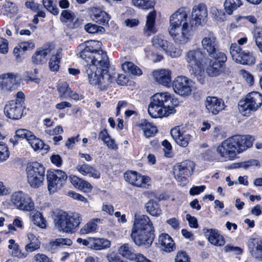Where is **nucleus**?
<instances>
[{
	"label": "nucleus",
	"mask_w": 262,
	"mask_h": 262,
	"mask_svg": "<svg viewBox=\"0 0 262 262\" xmlns=\"http://www.w3.org/2000/svg\"><path fill=\"white\" fill-rule=\"evenodd\" d=\"M130 236L137 245L147 248L153 243L155 234L154 231L150 230L132 231Z\"/></svg>",
	"instance_id": "2eb2a0df"
},
{
	"label": "nucleus",
	"mask_w": 262,
	"mask_h": 262,
	"mask_svg": "<svg viewBox=\"0 0 262 262\" xmlns=\"http://www.w3.org/2000/svg\"><path fill=\"white\" fill-rule=\"evenodd\" d=\"M152 45L156 48H160L164 51L167 50L170 43L166 40L163 39V37L161 35L155 36L152 38Z\"/></svg>",
	"instance_id": "37998d69"
},
{
	"label": "nucleus",
	"mask_w": 262,
	"mask_h": 262,
	"mask_svg": "<svg viewBox=\"0 0 262 262\" xmlns=\"http://www.w3.org/2000/svg\"><path fill=\"white\" fill-rule=\"evenodd\" d=\"M172 86L174 92L182 96H188L194 88L193 81L183 76H178L173 81Z\"/></svg>",
	"instance_id": "ddd939ff"
},
{
	"label": "nucleus",
	"mask_w": 262,
	"mask_h": 262,
	"mask_svg": "<svg viewBox=\"0 0 262 262\" xmlns=\"http://www.w3.org/2000/svg\"><path fill=\"white\" fill-rule=\"evenodd\" d=\"M85 30L89 33L94 34L99 32H103L104 31L103 27L98 26L95 24L91 23L88 24L84 26Z\"/></svg>",
	"instance_id": "603ef678"
},
{
	"label": "nucleus",
	"mask_w": 262,
	"mask_h": 262,
	"mask_svg": "<svg viewBox=\"0 0 262 262\" xmlns=\"http://www.w3.org/2000/svg\"><path fill=\"white\" fill-rule=\"evenodd\" d=\"M208 12L206 5L201 3L193 7L192 11V18L189 17V22L194 25V29L204 22L207 17Z\"/></svg>",
	"instance_id": "6ab92c4d"
},
{
	"label": "nucleus",
	"mask_w": 262,
	"mask_h": 262,
	"mask_svg": "<svg viewBox=\"0 0 262 262\" xmlns=\"http://www.w3.org/2000/svg\"><path fill=\"white\" fill-rule=\"evenodd\" d=\"M27 237L29 243L26 245L25 250L28 253L39 249L41 244L37 237L32 233H28Z\"/></svg>",
	"instance_id": "72a5a7b5"
},
{
	"label": "nucleus",
	"mask_w": 262,
	"mask_h": 262,
	"mask_svg": "<svg viewBox=\"0 0 262 262\" xmlns=\"http://www.w3.org/2000/svg\"><path fill=\"white\" fill-rule=\"evenodd\" d=\"M206 58L205 54L199 48L190 50L186 53L185 59L191 75L198 76L203 71Z\"/></svg>",
	"instance_id": "423d86ee"
},
{
	"label": "nucleus",
	"mask_w": 262,
	"mask_h": 262,
	"mask_svg": "<svg viewBox=\"0 0 262 262\" xmlns=\"http://www.w3.org/2000/svg\"><path fill=\"white\" fill-rule=\"evenodd\" d=\"M152 75L156 81L159 84L168 86L171 83V72L169 70L155 71L152 73Z\"/></svg>",
	"instance_id": "a878e982"
},
{
	"label": "nucleus",
	"mask_w": 262,
	"mask_h": 262,
	"mask_svg": "<svg viewBox=\"0 0 262 262\" xmlns=\"http://www.w3.org/2000/svg\"><path fill=\"white\" fill-rule=\"evenodd\" d=\"M102 43L97 40H89L77 48V55L84 60L86 65H95L97 68L114 71L110 67L106 53L101 49Z\"/></svg>",
	"instance_id": "f03ea898"
},
{
	"label": "nucleus",
	"mask_w": 262,
	"mask_h": 262,
	"mask_svg": "<svg viewBox=\"0 0 262 262\" xmlns=\"http://www.w3.org/2000/svg\"><path fill=\"white\" fill-rule=\"evenodd\" d=\"M91 17L94 21L102 25L107 24L110 19V16L106 12L97 7L92 9Z\"/></svg>",
	"instance_id": "c756f323"
},
{
	"label": "nucleus",
	"mask_w": 262,
	"mask_h": 262,
	"mask_svg": "<svg viewBox=\"0 0 262 262\" xmlns=\"http://www.w3.org/2000/svg\"><path fill=\"white\" fill-rule=\"evenodd\" d=\"M167 53H169L170 56L172 57H177L180 56L181 52L180 50L174 48L170 43L169 45L168 50H165Z\"/></svg>",
	"instance_id": "13d9d810"
},
{
	"label": "nucleus",
	"mask_w": 262,
	"mask_h": 262,
	"mask_svg": "<svg viewBox=\"0 0 262 262\" xmlns=\"http://www.w3.org/2000/svg\"><path fill=\"white\" fill-rule=\"evenodd\" d=\"M68 176L60 169L48 171L47 174L48 189L50 193H54L60 189L64 185Z\"/></svg>",
	"instance_id": "9b49d317"
},
{
	"label": "nucleus",
	"mask_w": 262,
	"mask_h": 262,
	"mask_svg": "<svg viewBox=\"0 0 262 262\" xmlns=\"http://www.w3.org/2000/svg\"><path fill=\"white\" fill-rule=\"evenodd\" d=\"M61 57V52L58 51L55 55H53L50 58L49 64L50 69L52 71H57L59 69L60 59Z\"/></svg>",
	"instance_id": "a18cd8bd"
},
{
	"label": "nucleus",
	"mask_w": 262,
	"mask_h": 262,
	"mask_svg": "<svg viewBox=\"0 0 262 262\" xmlns=\"http://www.w3.org/2000/svg\"><path fill=\"white\" fill-rule=\"evenodd\" d=\"M156 17V13L155 11L150 12L147 16V20L145 27V31L148 36L151 33L156 32L155 23Z\"/></svg>",
	"instance_id": "58836bf2"
},
{
	"label": "nucleus",
	"mask_w": 262,
	"mask_h": 262,
	"mask_svg": "<svg viewBox=\"0 0 262 262\" xmlns=\"http://www.w3.org/2000/svg\"><path fill=\"white\" fill-rule=\"evenodd\" d=\"M84 74L90 84L97 86L101 91L105 90L116 78L114 71L97 68L95 65H85Z\"/></svg>",
	"instance_id": "20e7f679"
},
{
	"label": "nucleus",
	"mask_w": 262,
	"mask_h": 262,
	"mask_svg": "<svg viewBox=\"0 0 262 262\" xmlns=\"http://www.w3.org/2000/svg\"><path fill=\"white\" fill-rule=\"evenodd\" d=\"M5 7L6 11L12 14L17 13L18 10L17 7L15 4L9 1L6 2Z\"/></svg>",
	"instance_id": "4d7b16f0"
},
{
	"label": "nucleus",
	"mask_w": 262,
	"mask_h": 262,
	"mask_svg": "<svg viewBox=\"0 0 262 262\" xmlns=\"http://www.w3.org/2000/svg\"><path fill=\"white\" fill-rule=\"evenodd\" d=\"M146 211L154 216H158L162 214V210L158 202L154 200H149L145 205Z\"/></svg>",
	"instance_id": "e433bc0d"
},
{
	"label": "nucleus",
	"mask_w": 262,
	"mask_h": 262,
	"mask_svg": "<svg viewBox=\"0 0 262 262\" xmlns=\"http://www.w3.org/2000/svg\"><path fill=\"white\" fill-rule=\"evenodd\" d=\"M17 74L8 73L0 75V88L4 91H12L17 88L19 83Z\"/></svg>",
	"instance_id": "aec40b11"
},
{
	"label": "nucleus",
	"mask_w": 262,
	"mask_h": 262,
	"mask_svg": "<svg viewBox=\"0 0 262 262\" xmlns=\"http://www.w3.org/2000/svg\"><path fill=\"white\" fill-rule=\"evenodd\" d=\"M51 52L49 47L41 48L37 50L32 56V62L36 65L43 64L47 61V55Z\"/></svg>",
	"instance_id": "c85d7f7f"
},
{
	"label": "nucleus",
	"mask_w": 262,
	"mask_h": 262,
	"mask_svg": "<svg viewBox=\"0 0 262 262\" xmlns=\"http://www.w3.org/2000/svg\"><path fill=\"white\" fill-rule=\"evenodd\" d=\"M230 52L232 59L237 63L238 61H239V57L243 52L242 51V49L239 45L232 43L230 46Z\"/></svg>",
	"instance_id": "49530a36"
},
{
	"label": "nucleus",
	"mask_w": 262,
	"mask_h": 262,
	"mask_svg": "<svg viewBox=\"0 0 262 262\" xmlns=\"http://www.w3.org/2000/svg\"><path fill=\"white\" fill-rule=\"evenodd\" d=\"M82 221V216L77 212L59 211L55 219V226L60 231L74 232Z\"/></svg>",
	"instance_id": "39448f33"
},
{
	"label": "nucleus",
	"mask_w": 262,
	"mask_h": 262,
	"mask_svg": "<svg viewBox=\"0 0 262 262\" xmlns=\"http://www.w3.org/2000/svg\"><path fill=\"white\" fill-rule=\"evenodd\" d=\"M24 106L19 100H12L7 102L4 107L5 115L13 120H18L23 116Z\"/></svg>",
	"instance_id": "a211bd4d"
},
{
	"label": "nucleus",
	"mask_w": 262,
	"mask_h": 262,
	"mask_svg": "<svg viewBox=\"0 0 262 262\" xmlns=\"http://www.w3.org/2000/svg\"><path fill=\"white\" fill-rule=\"evenodd\" d=\"M72 243L71 240L70 239L61 238L56 239L54 242H53V245H71Z\"/></svg>",
	"instance_id": "69168bd1"
},
{
	"label": "nucleus",
	"mask_w": 262,
	"mask_h": 262,
	"mask_svg": "<svg viewBox=\"0 0 262 262\" xmlns=\"http://www.w3.org/2000/svg\"><path fill=\"white\" fill-rule=\"evenodd\" d=\"M100 221V219L98 218L94 219L89 221L80 229V233L82 234H86L96 231L97 228V225L96 222Z\"/></svg>",
	"instance_id": "a19ab883"
},
{
	"label": "nucleus",
	"mask_w": 262,
	"mask_h": 262,
	"mask_svg": "<svg viewBox=\"0 0 262 262\" xmlns=\"http://www.w3.org/2000/svg\"><path fill=\"white\" fill-rule=\"evenodd\" d=\"M207 110L213 115H216L225 107L224 102L222 99L216 97L208 96L205 101Z\"/></svg>",
	"instance_id": "b1692460"
},
{
	"label": "nucleus",
	"mask_w": 262,
	"mask_h": 262,
	"mask_svg": "<svg viewBox=\"0 0 262 262\" xmlns=\"http://www.w3.org/2000/svg\"><path fill=\"white\" fill-rule=\"evenodd\" d=\"M58 91L60 94V97L62 98L68 97L70 94L72 93V91L69 87L68 84L65 82L59 84Z\"/></svg>",
	"instance_id": "09e8293b"
},
{
	"label": "nucleus",
	"mask_w": 262,
	"mask_h": 262,
	"mask_svg": "<svg viewBox=\"0 0 262 262\" xmlns=\"http://www.w3.org/2000/svg\"><path fill=\"white\" fill-rule=\"evenodd\" d=\"M15 138L26 139L34 150H44L47 151L50 147L45 144L40 139L36 137L32 132L26 129H19L16 130L15 136L10 141L14 143H17V141Z\"/></svg>",
	"instance_id": "9d476101"
},
{
	"label": "nucleus",
	"mask_w": 262,
	"mask_h": 262,
	"mask_svg": "<svg viewBox=\"0 0 262 262\" xmlns=\"http://www.w3.org/2000/svg\"><path fill=\"white\" fill-rule=\"evenodd\" d=\"M206 187L204 185L200 186H193L190 189L189 193L191 195H195L200 194L204 191Z\"/></svg>",
	"instance_id": "e2e57ef3"
},
{
	"label": "nucleus",
	"mask_w": 262,
	"mask_h": 262,
	"mask_svg": "<svg viewBox=\"0 0 262 262\" xmlns=\"http://www.w3.org/2000/svg\"><path fill=\"white\" fill-rule=\"evenodd\" d=\"M151 101L173 113L174 108L171 105V97L169 93H157L151 97Z\"/></svg>",
	"instance_id": "4be33fe9"
},
{
	"label": "nucleus",
	"mask_w": 262,
	"mask_h": 262,
	"mask_svg": "<svg viewBox=\"0 0 262 262\" xmlns=\"http://www.w3.org/2000/svg\"><path fill=\"white\" fill-rule=\"evenodd\" d=\"M248 246L251 256L257 261H262V245L258 239H250Z\"/></svg>",
	"instance_id": "cd10ccee"
},
{
	"label": "nucleus",
	"mask_w": 262,
	"mask_h": 262,
	"mask_svg": "<svg viewBox=\"0 0 262 262\" xmlns=\"http://www.w3.org/2000/svg\"><path fill=\"white\" fill-rule=\"evenodd\" d=\"M133 260H135L136 262H152L141 253L136 254L134 257Z\"/></svg>",
	"instance_id": "774afa93"
},
{
	"label": "nucleus",
	"mask_w": 262,
	"mask_h": 262,
	"mask_svg": "<svg viewBox=\"0 0 262 262\" xmlns=\"http://www.w3.org/2000/svg\"><path fill=\"white\" fill-rule=\"evenodd\" d=\"M118 253L123 257L133 260L136 253L133 247L129 244H124L118 248Z\"/></svg>",
	"instance_id": "4c0bfd02"
},
{
	"label": "nucleus",
	"mask_w": 262,
	"mask_h": 262,
	"mask_svg": "<svg viewBox=\"0 0 262 262\" xmlns=\"http://www.w3.org/2000/svg\"><path fill=\"white\" fill-rule=\"evenodd\" d=\"M124 177L125 181L131 185L137 187L145 189L148 188L150 178L146 176H142L135 171H127L125 172Z\"/></svg>",
	"instance_id": "dca6fc26"
},
{
	"label": "nucleus",
	"mask_w": 262,
	"mask_h": 262,
	"mask_svg": "<svg viewBox=\"0 0 262 262\" xmlns=\"http://www.w3.org/2000/svg\"><path fill=\"white\" fill-rule=\"evenodd\" d=\"M122 70L134 75L140 76L142 74L141 70L132 62H125L122 65Z\"/></svg>",
	"instance_id": "79ce46f5"
},
{
	"label": "nucleus",
	"mask_w": 262,
	"mask_h": 262,
	"mask_svg": "<svg viewBox=\"0 0 262 262\" xmlns=\"http://www.w3.org/2000/svg\"><path fill=\"white\" fill-rule=\"evenodd\" d=\"M175 262H190L188 255L185 252L178 253L174 259Z\"/></svg>",
	"instance_id": "bf43d9fd"
},
{
	"label": "nucleus",
	"mask_w": 262,
	"mask_h": 262,
	"mask_svg": "<svg viewBox=\"0 0 262 262\" xmlns=\"http://www.w3.org/2000/svg\"><path fill=\"white\" fill-rule=\"evenodd\" d=\"M34 259L36 262H53L47 255L41 253H37L34 256Z\"/></svg>",
	"instance_id": "680f3d73"
},
{
	"label": "nucleus",
	"mask_w": 262,
	"mask_h": 262,
	"mask_svg": "<svg viewBox=\"0 0 262 262\" xmlns=\"http://www.w3.org/2000/svg\"><path fill=\"white\" fill-rule=\"evenodd\" d=\"M195 164L191 161L185 160L176 165L173 168V173L176 179L182 184H186L187 178L193 172Z\"/></svg>",
	"instance_id": "f8f14e48"
},
{
	"label": "nucleus",
	"mask_w": 262,
	"mask_h": 262,
	"mask_svg": "<svg viewBox=\"0 0 262 262\" xmlns=\"http://www.w3.org/2000/svg\"><path fill=\"white\" fill-rule=\"evenodd\" d=\"M91 249L100 250L109 248L111 242L105 238L92 237Z\"/></svg>",
	"instance_id": "c9c22d12"
},
{
	"label": "nucleus",
	"mask_w": 262,
	"mask_h": 262,
	"mask_svg": "<svg viewBox=\"0 0 262 262\" xmlns=\"http://www.w3.org/2000/svg\"><path fill=\"white\" fill-rule=\"evenodd\" d=\"M148 112L151 117L155 118L168 116L172 113L168 110L165 109L164 107L152 101H150L148 105Z\"/></svg>",
	"instance_id": "bb28decb"
},
{
	"label": "nucleus",
	"mask_w": 262,
	"mask_h": 262,
	"mask_svg": "<svg viewBox=\"0 0 262 262\" xmlns=\"http://www.w3.org/2000/svg\"><path fill=\"white\" fill-rule=\"evenodd\" d=\"M28 254V253L26 251L25 252H21L17 245H14L13 249L12 251V255L13 256L23 258L26 257Z\"/></svg>",
	"instance_id": "6e6d98bb"
},
{
	"label": "nucleus",
	"mask_w": 262,
	"mask_h": 262,
	"mask_svg": "<svg viewBox=\"0 0 262 262\" xmlns=\"http://www.w3.org/2000/svg\"><path fill=\"white\" fill-rule=\"evenodd\" d=\"M262 104V95L257 92L248 94L244 100L238 102L239 112L245 116H249L252 112H255Z\"/></svg>",
	"instance_id": "6e6552de"
},
{
	"label": "nucleus",
	"mask_w": 262,
	"mask_h": 262,
	"mask_svg": "<svg viewBox=\"0 0 262 262\" xmlns=\"http://www.w3.org/2000/svg\"><path fill=\"white\" fill-rule=\"evenodd\" d=\"M158 242L162 250L166 252H170L173 250L174 243L168 234H161L159 237Z\"/></svg>",
	"instance_id": "7c9ffc66"
},
{
	"label": "nucleus",
	"mask_w": 262,
	"mask_h": 262,
	"mask_svg": "<svg viewBox=\"0 0 262 262\" xmlns=\"http://www.w3.org/2000/svg\"><path fill=\"white\" fill-rule=\"evenodd\" d=\"M18 47L23 51L32 50L34 47V44L32 42H23L19 44Z\"/></svg>",
	"instance_id": "338daca9"
},
{
	"label": "nucleus",
	"mask_w": 262,
	"mask_h": 262,
	"mask_svg": "<svg viewBox=\"0 0 262 262\" xmlns=\"http://www.w3.org/2000/svg\"><path fill=\"white\" fill-rule=\"evenodd\" d=\"M8 52V41L7 39L0 37V52L6 54Z\"/></svg>",
	"instance_id": "052dcab7"
},
{
	"label": "nucleus",
	"mask_w": 262,
	"mask_h": 262,
	"mask_svg": "<svg viewBox=\"0 0 262 262\" xmlns=\"http://www.w3.org/2000/svg\"><path fill=\"white\" fill-rule=\"evenodd\" d=\"M34 223L42 228L46 227V220L40 214H36L34 216Z\"/></svg>",
	"instance_id": "5fc2aeb1"
},
{
	"label": "nucleus",
	"mask_w": 262,
	"mask_h": 262,
	"mask_svg": "<svg viewBox=\"0 0 262 262\" xmlns=\"http://www.w3.org/2000/svg\"><path fill=\"white\" fill-rule=\"evenodd\" d=\"M11 201L18 209L29 211L34 209V203L31 198L21 191L14 192L11 195Z\"/></svg>",
	"instance_id": "4468645a"
},
{
	"label": "nucleus",
	"mask_w": 262,
	"mask_h": 262,
	"mask_svg": "<svg viewBox=\"0 0 262 262\" xmlns=\"http://www.w3.org/2000/svg\"><path fill=\"white\" fill-rule=\"evenodd\" d=\"M133 5L142 9H149L154 7L155 0H132Z\"/></svg>",
	"instance_id": "c03bdc74"
},
{
	"label": "nucleus",
	"mask_w": 262,
	"mask_h": 262,
	"mask_svg": "<svg viewBox=\"0 0 262 262\" xmlns=\"http://www.w3.org/2000/svg\"><path fill=\"white\" fill-rule=\"evenodd\" d=\"M253 37L256 46L260 51L262 50V28H255L253 31Z\"/></svg>",
	"instance_id": "3c124183"
},
{
	"label": "nucleus",
	"mask_w": 262,
	"mask_h": 262,
	"mask_svg": "<svg viewBox=\"0 0 262 262\" xmlns=\"http://www.w3.org/2000/svg\"><path fill=\"white\" fill-rule=\"evenodd\" d=\"M76 16L74 13L70 10H63L60 15V20L63 23L73 21Z\"/></svg>",
	"instance_id": "8fccbe9b"
},
{
	"label": "nucleus",
	"mask_w": 262,
	"mask_h": 262,
	"mask_svg": "<svg viewBox=\"0 0 262 262\" xmlns=\"http://www.w3.org/2000/svg\"><path fill=\"white\" fill-rule=\"evenodd\" d=\"M254 58L250 52L243 51L237 63L242 64H250L254 62Z\"/></svg>",
	"instance_id": "de8ad7c7"
},
{
	"label": "nucleus",
	"mask_w": 262,
	"mask_h": 262,
	"mask_svg": "<svg viewBox=\"0 0 262 262\" xmlns=\"http://www.w3.org/2000/svg\"><path fill=\"white\" fill-rule=\"evenodd\" d=\"M201 43L203 49L207 52L210 57L222 53L219 50V42L212 32H209L202 39Z\"/></svg>",
	"instance_id": "f3484780"
},
{
	"label": "nucleus",
	"mask_w": 262,
	"mask_h": 262,
	"mask_svg": "<svg viewBox=\"0 0 262 262\" xmlns=\"http://www.w3.org/2000/svg\"><path fill=\"white\" fill-rule=\"evenodd\" d=\"M28 183L32 188H38L43 184L45 167L37 162L29 163L26 168Z\"/></svg>",
	"instance_id": "0eeeda50"
},
{
	"label": "nucleus",
	"mask_w": 262,
	"mask_h": 262,
	"mask_svg": "<svg viewBox=\"0 0 262 262\" xmlns=\"http://www.w3.org/2000/svg\"><path fill=\"white\" fill-rule=\"evenodd\" d=\"M241 74L242 75L243 78H244L246 81V82L251 85L252 84L253 82V76L248 72L246 71L245 70H241Z\"/></svg>",
	"instance_id": "0e129e2a"
},
{
	"label": "nucleus",
	"mask_w": 262,
	"mask_h": 262,
	"mask_svg": "<svg viewBox=\"0 0 262 262\" xmlns=\"http://www.w3.org/2000/svg\"><path fill=\"white\" fill-rule=\"evenodd\" d=\"M203 231L205 236L211 244L216 246H222L225 244L224 237L217 230L204 228Z\"/></svg>",
	"instance_id": "393cba45"
},
{
	"label": "nucleus",
	"mask_w": 262,
	"mask_h": 262,
	"mask_svg": "<svg viewBox=\"0 0 262 262\" xmlns=\"http://www.w3.org/2000/svg\"><path fill=\"white\" fill-rule=\"evenodd\" d=\"M139 126L143 130L144 135L146 137L154 136L158 132L156 126L147 122L146 120H142L139 124Z\"/></svg>",
	"instance_id": "f704fd0d"
},
{
	"label": "nucleus",
	"mask_w": 262,
	"mask_h": 262,
	"mask_svg": "<svg viewBox=\"0 0 262 262\" xmlns=\"http://www.w3.org/2000/svg\"><path fill=\"white\" fill-rule=\"evenodd\" d=\"M210 57L212 59L207 57L204 62L206 72L210 77L218 76L224 70V65L227 60L226 55L224 53H219Z\"/></svg>",
	"instance_id": "1a4fd4ad"
},
{
	"label": "nucleus",
	"mask_w": 262,
	"mask_h": 262,
	"mask_svg": "<svg viewBox=\"0 0 262 262\" xmlns=\"http://www.w3.org/2000/svg\"><path fill=\"white\" fill-rule=\"evenodd\" d=\"M253 140L249 135H234L223 141L216 151L225 160H233L237 154L251 147Z\"/></svg>",
	"instance_id": "7ed1b4c3"
},
{
	"label": "nucleus",
	"mask_w": 262,
	"mask_h": 262,
	"mask_svg": "<svg viewBox=\"0 0 262 262\" xmlns=\"http://www.w3.org/2000/svg\"><path fill=\"white\" fill-rule=\"evenodd\" d=\"M143 230L155 231L153 224L147 215L135 214L132 231Z\"/></svg>",
	"instance_id": "412c9836"
},
{
	"label": "nucleus",
	"mask_w": 262,
	"mask_h": 262,
	"mask_svg": "<svg viewBox=\"0 0 262 262\" xmlns=\"http://www.w3.org/2000/svg\"><path fill=\"white\" fill-rule=\"evenodd\" d=\"M243 5L241 0H226L224 3L225 9L226 13L231 15L233 12Z\"/></svg>",
	"instance_id": "ea45409f"
},
{
	"label": "nucleus",
	"mask_w": 262,
	"mask_h": 262,
	"mask_svg": "<svg viewBox=\"0 0 262 262\" xmlns=\"http://www.w3.org/2000/svg\"><path fill=\"white\" fill-rule=\"evenodd\" d=\"M70 178L71 182L73 186L80 190L86 192L91 190L92 188L90 183L77 176H70Z\"/></svg>",
	"instance_id": "473e14b6"
},
{
	"label": "nucleus",
	"mask_w": 262,
	"mask_h": 262,
	"mask_svg": "<svg viewBox=\"0 0 262 262\" xmlns=\"http://www.w3.org/2000/svg\"><path fill=\"white\" fill-rule=\"evenodd\" d=\"M170 134L177 144L182 147H186L192 137L190 134H187L185 132H182L179 126L172 128Z\"/></svg>",
	"instance_id": "5701e85b"
},
{
	"label": "nucleus",
	"mask_w": 262,
	"mask_h": 262,
	"mask_svg": "<svg viewBox=\"0 0 262 262\" xmlns=\"http://www.w3.org/2000/svg\"><path fill=\"white\" fill-rule=\"evenodd\" d=\"M76 169L83 176H89L94 179L100 178V173L92 166L86 164H79L76 166Z\"/></svg>",
	"instance_id": "2f4dec72"
},
{
	"label": "nucleus",
	"mask_w": 262,
	"mask_h": 262,
	"mask_svg": "<svg viewBox=\"0 0 262 262\" xmlns=\"http://www.w3.org/2000/svg\"><path fill=\"white\" fill-rule=\"evenodd\" d=\"M188 21V11L184 8L179 9L170 16L168 31L176 43L185 45L190 40L195 29Z\"/></svg>",
	"instance_id": "f257e3e1"
},
{
	"label": "nucleus",
	"mask_w": 262,
	"mask_h": 262,
	"mask_svg": "<svg viewBox=\"0 0 262 262\" xmlns=\"http://www.w3.org/2000/svg\"><path fill=\"white\" fill-rule=\"evenodd\" d=\"M53 0H42L44 7L53 14L57 15L58 9L53 5Z\"/></svg>",
	"instance_id": "864d4df0"
}]
</instances>
